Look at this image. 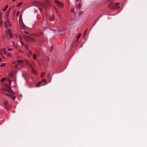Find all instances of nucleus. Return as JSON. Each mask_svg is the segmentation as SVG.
I'll return each instance as SVG.
<instances>
[{
  "label": "nucleus",
  "instance_id": "26",
  "mask_svg": "<svg viewBox=\"0 0 147 147\" xmlns=\"http://www.w3.org/2000/svg\"><path fill=\"white\" fill-rule=\"evenodd\" d=\"M7 50L9 51H11L12 50V49H11V48H7Z\"/></svg>",
  "mask_w": 147,
  "mask_h": 147
},
{
  "label": "nucleus",
  "instance_id": "42",
  "mask_svg": "<svg viewBox=\"0 0 147 147\" xmlns=\"http://www.w3.org/2000/svg\"><path fill=\"white\" fill-rule=\"evenodd\" d=\"M23 75V77H24V79H25V78H24V76L23 74V75Z\"/></svg>",
  "mask_w": 147,
  "mask_h": 147
},
{
  "label": "nucleus",
  "instance_id": "43",
  "mask_svg": "<svg viewBox=\"0 0 147 147\" xmlns=\"http://www.w3.org/2000/svg\"><path fill=\"white\" fill-rule=\"evenodd\" d=\"M52 48H53L52 46H51V49H52Z\"/></svg>",
  "mask_w": 147,
  "mask_h": 147
},
{
  "label": "nucleus",
  "instance_id": "18",
  "mask_svg": "<svg viewBox=\"0 0 147 147\" xmlns=\"http://www.w3.org/2000/svg\"><path fill=\"white\" fill-rule=\"evenodd\" d=\"M8 7V5H7L4 8L3 11H6V9H7V8Z\"/></svg>",
  "mask_w": 147,
  "mask_h": 147
},
{
  "label": "nucleus",
  "instance_id": "9",
  "mask_svg": "<svg viewBox=\"0 0 147 147\" xmlns=\"http://www.w3.org/2000/svg\"><path fill=\"white\" fill-rule=\"evenodd\" d=\"M14 74L13 72H11L9 74V76H10V78H12L13 77V76H14Z\"/></svg>",
  "mask_w": 147,
  "mask_h": 147
},
{
  "label": "nucleus",
  "instance_id": "40",
  "mask_svg": "<svg viewBox=\"0 0 147 147\" xmlns=\"http://www.w3.org/2000/svg\"><path fill=\"white\" fill-rule=\"evenodd\" d=\"M1 55L2 56H3V53L1 52Z\"/></svg>",
  "mask_w": 147,
  "mask_h": 147
},
{
  "label": "nucleus",
  "instance_id": "16",
  "mask_svg": "<svg viewBox=\"0 0 147 147\" xmlns=\"http://www.w3.org/2000/svg\"><path fill=\"white\" fill-rule=\"evenodd\" d=\"M11 82H12V81L11 80H9L8 82L9 83V85L10 86H12L11 84Z\"/></svg>",
  "mask_w": 147,
  "mask_h": 147
},
{
  "label": "nucleus",
  "instance_id": "12",
  "mask_svg": "<svg viewBox=\"0 0 147 147\" xmlns=\"http://www.w3.org/2000/svg\"><path fill=\"white\" fill-rule=\"evenodd\" d=\"M54 20V18L53 16H50L49 17V20L53 21Z\"/></svg>",
  "mask_w": 147,
  "mask_h": 147
},
{
  "label": "nucleus",
  "instance_id": "39",
  "mask_svg": "<svg viewBox=\"0 0 147 147\" xmlns=\"http://www.w3.org/2000/svg\"><path fill=\"white\" fill-rule=\"evenodd\" d=\"M21 43L22 45H24V42H21Z\"/></svg>",
  "mask_w": 147,
  "mask_h": 147
},
{
  "label": "nucleus",
  "instance_id": "15",
  "mask_svg": "<svg viewBox=\"0 0 147 147\" xmlns=\"http://www.w3.org/2000/svg\"><path fill=\"white\" fill-rule=\"evenodd\" d=\"M6 78L5 77L1 79L0 81L2 82H4L5 80H6Z\"/></svg>",
  "mask_w": 147,
  "mask_h": 147
},
{
  "label": "nucleus",
  "instance_id": "11",
  "mask_svg": "<svg viewBox=\"0 0 147 147\" xmlns=\"http://www.w3.org/2000/svg\"><path fill=\"white\" fill-rule=\"evenodd\" d=\"M2 51L4 53V54L6 55L7 53V51L6 49L5 48H3L2 49Z\"/></svg>",
  "mask_w": 147,
  "mask_h": 147
},
{
  "label": "nucleus",
  "instance_id": "29",
  "mask_svg": "<svg viewBox=\"0 0 147 147\" xmlns=\"http://www.w3.org/2000/svg\"><path fill=\"white\" fill-rule=\"evenodd\" d=\"M1 14H2V13L0 12V20H1V19L2 18L1 17Z\"/></svg>",
  "mask_w": 147,
  "mask_h": 147
},
{
  "label": "nucleus",
  "instance_id": "13",
  "mask_svg": "<svg viewBox=\"0 0 147 147\" xmlns=\"http://www.w3.org/2000/svg\"><path fill=\"white\" fill-rule=\"evenodd\" d=\"M42 83L41 82H39L38 84L36 85V87H39L40 86L39 84Z\"/></svg>",
  "mask_w": 147,
  "mask_h": 147
},
{
  "label": "nucleus",
  "instance_id": "8",
  "mask_svg": "<svg viewBox=\"0 0 147 147\" xmlns=\"http://www.w3.org/2000/svg\"><path fill=\"white\" fill-rule=\"evenodd\" d=\"M20 25L22 29H24L25 28L24 25L22 22H20Z\"/></svg>",
  "mask_w": 147,
  "mask_h": 147
},
{
  "label": "nucleus",
  "instance_id": "2",
  "mask_svg": "<svg viewBox=\"0 0 147 147\" xmlns=\"http://www.w3.org/2000/svg\"><path fill=\"white\" fill-rule=\"evenodd\" d=\"M54 2L56 3V4L59 7H62L63 6V4L58 1L57 0H54Z\"/></svg>",
  "mask_w": 147,
  "mask_h": 147
},
{
  "label": "nucleus",
  "instance_id": "31",
  "mask_svg": "<svg viewBox=\"0 0 147 147\" xmlns=\"http://www.w3.org/2000/svg\"><path fill=\"white\" fill-rule=\"evenodd\" d=\"M25 47L27 49H28V45H25Z\"/></svg>",
  "mask_w": 147,
  "mask_h": 147
},
{
  "label": "nucleus",
  "instance_id": "44",
  "mask_svg": "<svg viewBox=\"0 0 147 147\" xmlns=\"http://www.w3.org/2000/svg\"><path fill=\"white\" fill-rule=\"evenodd\" d=\"M16 0H12V1H16Z\"/></svg>",
  "mask_w": 147,
  "mask_h": 147
},
{
  "label": "nucleus",
  "instance_id": "32",
  "mask_svg": "<svg viewBox=\"0 0 147 147\" xmlns=\"http://www.w3.org/2000/svg\"><path fill=\"white\" fill-rule=\"evenodd\" d=\"M11 55L10 53H8L7 55V56L8 57H10L11 56Z\"/></svg>",
  "mask_w": 147,
  "mask_h": 147
},
{
  "label": "nucleus",
  "instance_id": "35",
  "mask_svg": "<svg viewBox=\"0 0 147 147\" xmlns=\"http://www.w3.org/2000/svg\"><path fill=\"white\" fill-rule=\"evenodd\" d=\"M19 11H18L17 12V13H16V15L17 16H18V14H19Z\"/></svg>",
  "mask_w": 147,
  "mask_h": 147
},
{
  "label": "nucleus",
  "instance_id": "7",
  "mask_svg": "<svg viewBox=\"0 0 147 147\" xmlns=\"http://www.w3.org/2000/svg\"><path fill=\"white\" fill-rule=\"evenodd\" d=\"M6 22H7L8 23V26L11 27V24L10 22L9 19L8 18H7L6 19Z\"/></svg>",
  "mask_w": 147,
  "mask_h": 147
},
{
  "label": "nucleus",
  "instance_id": "41",
  "mask_svg": "<svg viewBox=\"0 0 147 147\" xmlns=\"http://www.w3.org/2000/svg\"><path fill=\"white\" fill-rule=\"evenodd\" d=\"M74 10H71V12H72L73 11H74Z\"/></svg>",
  "mask_w": 147,
  "mask_h": 147
},
{
  "label": "nucleus",
  "instance_id": "34",
  "mask_svg": "<svg viewBox=\"0 0 147 147\" xmlns=\"http://www.w3.org/2000/svg\"><path fill=\"white\" fill-rule=\"evenodd\" d=\"M29 53H30V55H32V52L31 51L29 50Z\"/></svg>",
  "mask_w": 147,
  "mask_h": 147
},
{
  "label": "nucleus",
  "instance_id": "3",
  "mask_svg": "<svg viewBox=\"0 0 147 147\" xmlns=\"http://www.w3.org/2000/svg\"><path fill=\"white\" fill-rule=\"evenodd\" d=\"M26 38L29 41H31L32 42H34L35 41L34 38L32 37L29 36H26Z\"/></svg>",
  "mask_w": 147,
  "mask_h": 147
},
{
  "label": "nucleus",
  "instance_id": "30",
  "mask_svg": "<svg viewBox=\"0 0 147 147\" xmlns=\"http://www.w3.org/2000/svg\"><path fill=\"white\" fill-rule=\"evenodd\" d=\"M24 32L25 33H26V34H29V32H27V31H24Z\"/></svg>",
  "mask_w": 147,
  "mask_h": 147
},
{
  "label": "nucleus",
  "instance_id": "19",
  "mask_svg": "<svg viewBox=\"0 0 147 147\" xmlns=\"http://www.w3.org/2000/svg\"><path fill=\"white\" fill-rule=\"evenodd\" d=\"M11 42L12 43L14 47H17V46L15 45V42H14L13 41H12Z\"/></svg>",
  "mask_w": 147,
  "mask_h": 147
},
{
  "label": "nucleus",
  "instance_id": "27",
  "mask_svg": "<svg viewBox=\"0 0 147 147\" xmlns=\"http://www.w3.org/2000/svg\"><path fill=\"white\" fill-rule=\"evenodd\" d=\"M42 81L44 82L45 83H46L47 82V81L45 79H42Z\"/></svg>",
  "mask_w": 147,
  "mask_h": 147
},
{
  "label": "nucleus",
  "instance_id": "20",
  "mask_svg": "<svg viewBox=\"0 0 147 147\" xmlns=\"http://www.w3.org/2000/svg\"><path fill=\"white\" fill-rule=\"evenodd\" d=\"M5 65V64L4 63H2L1 65V67H3Z\"/></svg>",
  "mask_w": 147,
  "mask_h": 147
},
{
  "label": "nucleus",
  "instance_id": "22",
  "mask_svg": "<svg viewBox=\"0 0 147 147\" xmlns=\"http://www.w3.org/2000/svg\"><path fill=\"white\" fill-rule=\"evenodd\" d=\"M5 27L6 28H7L8 27V25L6 24V22H5Z\"/></svg>",
  "mask_w": 147,
  "mask_h": 147
},
{
  "label": "nucleus",
  "instance_id": "14",
  "mask_svg": "<svg viewBox=\"0 0 147 147\" xmlns=\"http://www.w3.org/2000/svg\"><path fill=\"white\" fill-rule=\"evenodd\" d=\"M33 59L35 60L36 59V55L35 54H33Z\"/></svg>",
  "mask_w": 147,
  "mask_h": 147
},
{
  "label": "nucleus",
  "instance_id": "46",
  "mask_svg": "<svg viewBox=\"0 0 147 147\" xmlns=\"http://www.w3.org/2000/svg\"><path fill=\"white\" fill-rule=\"evenodd\" d=\"M49 74H48V76H49Z\"/></svg>",
  "mask_w": 147,
  "mask_h": 147
},
{
  "label": "nucleus",
  "instance_id": "4",
  "mask_svg": "<svg viewBox=\"0 0 147 147\" xmlns=\"http://www.w3.org/2000/svg\"><path fill=\"white\" fill-rule=\"evenodd\" d=\"M109 6L110 8L112 9H118V8H119V7L118 6H117L116 7H114L113 6L112 4L111 3L110 4V5H109Z\"/></svg>",
  "mask_w": 147,
  "mask_h": 147
},
{
  "label": "nucleus",
  "instance_id": "21",
  "mask_svg": "<svg viewBox=\"0 0 147 147\" xmlns=\"http://www.w3.org/2000/svg\"><path fill=\"white\" fill-rule=\"evenodd\" d=\"M81 34H80V33L79 34H78V35L77 37V39H78L80 38V37L81 36Z\"/></svg>",
  "mask_w": 147,
  "mask_h": 147
},
{
  "label": "nucleus",
  "instance_id": "1",
  "mask_svg": "<svg viewBox=\"0 0 147 147\" xmlns=\"http://www.w3.org/2000/svg\"><path fill=\"white\" fill-rule=\"evenodd\" d=\"M5 35L6 38L8 39L12 38L14 36V34L12 33L11 30L8 28L5 31Z\"/></svg>",
  "mask_w": 147,
  "mask_h": 147
},
{
  "label": "nucleus",
  "instance_id": "6",
  "mask_svg": "<svg viewBox=\"0 0 147 147\" xmlns=\"http://www.w3.org/2000/svg\"><path fill=\"white\" fill-rule=\"evenodd\" d=\"M31 67L32 68V71L33 74L35 75H37V72L36 70L33 68V66H31Z\"/></svg>",
  "mask_w": 147,
  "mask_h": 147
},
{
  "label": "nucleus",
  "instance_id": "38",
  "mask_svg": "<svg viewBox=\"0 0 147 147\" xmlns=\"http://www.w3.org/2000/svg\"><path fill=\"white\" fill-rule=\"evenodd\" d=\"M2 60L1 58L0 57V62H2Z\"/></svg>",
  "mask_w": 147,
  "mask_h": 147
},
{
  "label": "nucleus",
  "instance_id": "10",
  "mask_svg": "<svg viewBox=\"0 0 147 147\" xmlns=\"http://www.w3.org/2000/svg\"><path fill=\"white\" fill-rule=\"evenodd\" d=\"M9 12V10H8L5 14V18H8L7 17L8 16Z\"/></svg>",
  "mask_w": 147,
  "mask_h": 147
},
{
  "label": "nucleus",
  "instance_id": "23",
  "mask_svg": "<svg viewBox=\"0 0 147 147\" xmlns=\"http://www.w3.org/2000/svg\"><path fill=\"white\" fill-rule=\"evenodd\" d=\"M45 72H42L41 73V77L42 78V76H44L45 75Z\"/></svg>",
  "mask_w": 147,
  "mask_h": 147
},
{
  "label": "nucleus",
  "instance_id": "25",
  "mask_svg": "<svg viewBox=\"0 0 147 147\" xmlns=\"http://www.w3.org/2000/svg\"><path fill=\"white\" fill-rule=\"evenodd\" d=\"M17 61L18 62H20V63H23V61L22 60H17Z\"/></svg>",
  "mask_w": 147,
  "mask_h": 147
},
{
  "label": "nucleus",
  "instance_id": "45",
  "mask_svg": "<svg viewBox=\"0 0 147 147\" xmlns=\"http://www.w3.org/2000/svg\"><path fill=\"white\" fill-rule=\"evenodd\" d=\"M10 9H11V8H10L8 10H10Z\"/></svg>",
  "mask_w": 147,
  "mask_h": 147
},
{
  "label": "nucleus",
  "instance_id": "48",
  "mask_svg": "<svg viewBox=\"0 0 147 147\" xmlns=\"http://www.w3.org/2000/svg\"><path fill=\"white\" fill-rule=\"evenodd\" d=\"M1 0H0V1H1Z\"/></svg>",
  "mask_w": 147,
  "mask_h": 147
},
{
  "label": "nucleus",
  "instance_id": "28",
  "mask_svg": "<svg viewBox=\"0 0 147 147\" xmlns=\"http://www.w3.org/2000/svg\"><path fill=\"white\" fill-rule=\"evenodd\" d=\"M3 90H4V91H6V92H9V91H8V90H7V89H5V88H4V90L3 89Z\"/></svg>",
  "mask_w": 147,
  "mask_h": 147
},
{
  "label": "nucleus",
  "instance_id": "36",
  "mask_svg": "<svg viewBox=\"0 0 147 147\" xmlns=\"http://www.w3.org/2000/svg\"><path fill=\"white\" fill-rule=\"evenodd\" d=\"M119 3H116L115 4L116 5H119Z\"/></svg>",
  "mask_w": 147,
  "mask_h": 147
},
{
  "label": "nucleus",
  "instance_id": "37",
  "mask_svg": "<svg viewBox=\"0 0 147 147\" xmlns=\"http://www.w3.org/2000/svg\"><path fill=\"white\" fill-rule=\"evenodd\" d=\"M80 4H79V5L78 6V7L79 8V7L80 8Z\"/></svg>",
  "mask_w": 147,
  "mask_h": 147
},
{
  "label": "nucleus",
  "instance_id": "47",
  "mask_svg": "<svg viewBox=\"0 0 147 147\" xmlns=\"http://www.w3.org/2000/svg\"><path fill=\"white\" fill-rule=\"evenodd\" d=\"M78 0H76V1H78Z\"/></svg>",
  "mask_w": 147,
  "mask_h": 147
},
{
  "label": "nucleus",
  "instance_id": "5",
  "mask_svg": "<svg viewBox=\"0 0 147 147\" xmlns=\"http://www.w3.org/2000/svg\"><path fill=\"white\" fill-rule=\"evenodd\" d=\"M6 95L8 96L9 97L13 100H14L16 99L15 97L13 95H11L9 94H6Z\"/></svg>",
  "mask_w": 147,
  "mask_h": 147
},
{
  "label": "nucleus",
  "instance_id": "24",
  "mask_svg": "<svg viewBox=\"0 0 147 147\" xmlns=\"http://www.w3.org/2000/svg\"><path fill=\"white\" fill-rule=\"evenodd\" d=\"M3 22L2 21H1V20H0V26H1V27L2 26Z\"/></svg>",
  "mask_w": 147,
  "mask_h": 147
},
{
  "label": "nucleus",
  "instance_id": "33",
  "mask_svg": "<svg viewBox=\"0 0 147 147\" xmlns=\"http://www.w3.org/2000/svg\"><path fill=\"white\" fill-rule=\"evenodd\" d=\"M87 30H86L84 32V36H85V35H86V34L87 32Z\"/></svg>",
  "mask_w": 147,
  "mask_h": 147
},
{
  "label": "nucleus",
  "instance_id": "17",
  "mask_svg": "<svg viewBox=\"0 0 147 147\" xmlns=\"http://www.w3.org/2000/svg\"><path fill=\"white\" fill-rule=\"evenodd\" d=\"M22 2H20L18 4V5H17V7H19L21 5H22Z\"/></svg>",
  "mask_w": 147,
  "mask_h": 147
}]
</instances>
